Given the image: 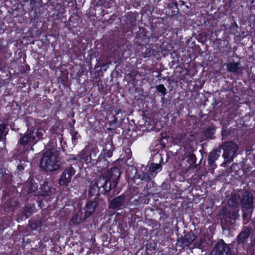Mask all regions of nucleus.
Returning a JSON list of instances; mask_svg holds the SVG:
<instances>
[{
  "label": "nucleus",
  "mask_w": 255,
  "mask_h": 255,
  "mask_svg": "<svg viewBox=\"0 0 255 255\" xmlns=\"http://www.w3.org/2000/svg\"><path fill=\"white\" fill-rule=\"evenodd\" d=\"M61 157L57 149H48L44 153L40 161L41 168L46 172H52L59 170L62 166Z\"/></svg>",
  "instance_id": "obj_1"
},
{
  "label": "nucleus",
  "mask_w": 255,
  "mask_h": 255,
  "mask_svg": "<svg viewBox=\"0 0 255 255\" xmlns=\"http://www.w3.org/2000/svg\"><path fill=\"white\" fill-rule=\"evenodd\" d=\"M45 131L42 129H33L28 130L23 135H21L18 140V143L25 146L33 145L39 140L43 139V133Z\"/></svg>",
  "instance_id": "obj_2"
},
{
  "label": "nucleus",
  "mask_w": 255,
  "mask_h": 255,
  "mask_svg": "<svg viewBox=\"0 0 255 255\" xmlns=\"http://www.w3.org/2000/svg\"><path fill=\"white\" fill-rule=\"evenodd\" d=\"M97 152V149L93 147L92 145H88L86 146L79 153L81 158V162L88 163H90L92 161H96L97 164H99L98 166V167H99L101 163V159L100 156L97 158L96 154Z\"/></svg>",
  "instance_id": "obj_3"
},
{
  "label": "nucleus",
  "mask_w": 255,
  "mask_h": 255,
  "mask_svg": "<svg viewBox=\"0 0 255 255\" xmlns=\"http://www.w3.org/2000/svg\"><path fill=\"white\" fill-rule=\"evenodd\" d=\"M95 182L96 186L98 188V193L106 195L108 200H110V198L112 197V195L110 194L111 191L115 188L113 187L112 183L104 176L99 177L95 181Z\"/></svg>",
  "instance_id": "obj_4"
},
{
  "label": "nucleus",
  "mask_w": 255,
  "mask_h": 255,
  "mask_svg": "<svg viewBox=\"0 0 255 255\" xmlns=\"http://www.w3.org/2000/svg\"><path fill=\"white\" fill-rule=\"evenodd\" d=\"M104 204V200L102 198L98 197H95L92 200L87 201L84 207L82 210L86 216L88 217H90L93 213L97 209L102 207Z\"/></svg>",
  "instance_id": "obj_5"
},
{
  "label": "nucleus",
  "mask_w": 255,
  "mask_h": 255,
  "mask_svg": "<svg viewBox=\"0 0 255 255\" xmlns=\"http://www.w3.org/2000/svg\"><path fill=\"white\" fill-rule=\"evenodd\" d=\"M221 148L224 150L223 156L225 160L228 162H231L237 151V145L232 142H226L223 144Z\"/></svg>",
  "instance_id": "obj_6"
},
{
  "label": "nucleus",
  "mask_w": 255,
  "mask_h": 255,
  "mask_svg": "<svg viewBox=\"0 0 255 255\" xmlns=\"http://www.w3.org/2000/svg\"><path fill=\"white\" fill-rule=\"evenodd\" d=\"M75 174V170L69 166L65 168L59 179L58 183L60 186H66L71 182L72 177Z\"/></svg>",
  "instance_id": "obj_7"
},
{
  "label": "nucleus",
  "mask_w": 255,
  "mask_h": 255,
  "mask_svg": "<svg viewBox=\"0 0 255 255\" xmlns=\"http://www.w3.org/2000/svg\"><path fill=\"white\" fill-rule=\"evenodd\" d=\"M231 255L230 248L223 240H219L215 245L210 255Z\"/></svg>",
  "instance_id": "obj_8"
},
{
  "label": "nucleus",
  "mask_w": 255,
  "mask_h": 255,
  "mask_svg": "<svg viewBox=\"0 0 255 255\" xmlns=\"http://www.w3.org/2000/svg\"><path fill=\"white\" fill-rule=\"evenodd\" d=\"M129 171H130L131 173L130 174H128V178L133 179L137 178L148 181L151 180L154 177V176L152 175L150 173L149 174L148 173H142L141 174H137V170L134 165L130 166L128 165Z\"/></svg>",
  "instance_id": "obj_9"
},
{
  "label": "nucleus",
  "mask_w": 255,
  "mask_h": 255,
  "mask_svg": "<svg viewBox=\"0 0 255 255\" xmlns=\"http://www.w3.org/2000/svg\"><path fill=\"white\" fill-rule=\"evenodd\" d=\"M114 148L111 141H108L103 148L102 153L99 156L101 157V162H103L104 165L102 168H106L108 166V161L105 159L106 157H111L113 155Z\"/></svg>",
  "instance_id": "obj_10"
},
{
  "label": "nucleus",
  "mask_w": 255,
  "mask_h": 255,
  "mask_svg": "<svg viewBox=\"0 0 255 255\" xmlns=\"http://www.w3.org/2000/svg\"><path fill=\"white\" fill-rule=\"evenodd\" d=\"M121 173L119 169L116 167L112 168L110 171H108L106 173V177L109 181L112 183L113 187L117 186Z\"/></svg>",
  "instance_id": "obj_11"
},
{
  "label": "nucleus",
  "mask_w": 255,
  "mask_h": 255,
  "mask_svg": "<svg viewBox=\"0 0 255 255\" xmlns=\"http://www.w3.org/2000/svg\"><path fill=\"white\" fill-rule=\"evenodd\" d=\"M55 192V188H53L51 183L44 181L39 188L38 195L42 196H50Z\"/></svg>",
  "instance_id": "obj_12"
},
{
  "label": "nucleus",
  "mask_w": 255,
  "mask_h": 255,
  "mask_svg": "<svg viewBox=\"0 0 255 255\" xmlns=\"http://www.w3.org/2000/svg\"><path fill=\"white\" fill-rule=\"evenodd\" d=\"M4 201L3 208L5 211H12L15 209L17 205V202L15 198H10L8 195H5Z\"/></svg>",
  "instance_id": "obj_13"
},
{
  "label": "nucleus",
  "mask_w": 255,
  "mask_h": 255,
  "mask_svg": "<svg viewBox=\"0 0 255 255\" xmlns=\"http://www.w3.org/2000/svg\"><path fill=\"white\" fill-rule=\"evenodd\" d=\"M111 198V197H110V199ZM125 198V195H122L111 200H110V199L108 200L110 201L109 208L111 209L121 208L124 205Z\"/></svg>",
  "instance_id": "obj_14"
},
{
  "label": "nucleus",
  "mask_w": 255,
  "mask_h": 255,
  "mask_svg": "<svg viewBox=\"0 0 255 255\" xmlns=\"http://www.w3.org/2000/svg\"><path fill=\"white\" fill-rule=\"evenodd\" d=\"M225 65L229 72L238 73L243 70L240 62L232 61L225 64Z\"/></svg>",
  "instance_id": "obj_15"
},
{
  "label": "nucleus",
  "mask_w": 255,
  "mask_h": 255,
  "mask_svg": "<svg viewBox=\"0 0 255 255\" xmlns=\"http://www.w3.org/2000/svg\"><path fill=\"white\" fill-rule=\"evenodd\" d=\"M195 239V236L192 233L186 234L184 237L181 238L180 242L181 243V246L183 247L188 246Z\"/></svg>",
  "instance_id": "obj_16"
},
{
  "label": "nucleus",
  "mask_w": 255,
  "mask_h": 255,
  "mask_svg": "<svg viewBox=\"0 0 255 255\" xmlns=\"http://www.w3.org/2000/svg\"><path fill=\"white\" fill-rule=\"evenodd\" d=\"M88 217L84 213L82 209L80 210L72 218L71 221L73 223L78 224L81 221H84Z\"/></svg>",
  "instance_id": "obj_17"
},
{
  "label": "nucleus",
  "mask_w": 255,
  "mask_h": 255,
  "mask_svg": "<svg viewBox=\"0 0 255 255\" xmlns=\"http://www.w3.org/2000/svg\"><path fill=\"white\" fill-rule=\"evenodd\" d=\"M25 187L27 188L28 193H35L37 191L38 186L37 183L31 179L27 182Z\"/></svg>",
  "instance_id": "obj_18"
},
{
  "label": "nucleus",
  "mask_w": 255,
  "mask_h": 255,
  "mask_svg": "<svg viewBox=\"0 0 255 255\" xmlns=\"http://www.w3.org/2000/svg\"><path fill=\"white\" fill-rule=\"evenodd\" d=\"M242 206L246 209H251L253 207V198L249 195L244 196L242 199Z\"/></svg>",
  "instance_id": "obj_19"
},
{
  "label": "nucleus",
  "mask_w": 255,
  "mask_h": 255,
  "mask_svg": "<svg viewBox=\"0 0 255 255\" xmlns=\"http://www.w3.org/2000/svg\"><path fill=\"white\" fill-rule=\"evenodd\" d=\"M251 231L247 228L242 231L237 237V241L239 244L242 243L249 237Z\"/></svg>",
  "instance_id": "obj_20"
},
{
  "label": "nucleus",
  "mask_w": 255,
  "mask_h": 255,
  "mask_svg": "<svg viewBox=\"0 0 255 255\" xmlns=\"http://www.w3.org/2000/svg\"><path fill=\"white\" fill-rule=\"evenodd\" d=\"M35 211V205L33 204H28L24 208L22 213L23 215L28 218Z\"/></svg>",
  "instance_id": "obj_21"
},
{
  "label": "nucleus",
  "mask_w": 255,
  "mask_h": 255,
  "mask_svg": "<svg viewBox=\"0 0 255 255\" xmlns=\"http://www.w3.org/2000/svg\"><path fill=\"white\" fill-rule=\"evenodd\" d=\"M36 4L35 0H25L23 1V6L29 11H32Z\"/></svg>",
  "instance_id": "obj_22"
},
{
  "label": "nucleus",
  "mask_w": 255,
  "mask_h": 255,
  "mask_svg": "<svg viewBox=\"0 0 255 255\" xmlns=\"http://www.w3.org/2000/svg\"><path fill=\"white\" fill-rule=\"evenodd\" d=\"M161 169L162 166L160 164L157 163H152L149 167V171L152 175L154 176V177L158 172V170L160 171Z\"/></svg>",
  "instance_id": "obj_23"
},
{
  "label": "nucleus",
  "mask_w": 255,
  "mask_h": 255,
  "mask_svg": "<svg viewBox=\"0 0 255 255\" xmlns=\"http://www.w3.org/2000/svg\"><path fill=\"white\" fill-rule=\"evenodd\" d=\"M186 139V134L184 133L175 135L173 137V140L175 143L178 144L181 142L183 143Z\"/></svg>",
  "instance_id": "obj_24"
},
{
  "label": "nucleus",
  "mask_w": 255,
  "mask_h": 255,
  "mask_svg": "<svg viewBox=\"0 0 255 255\" xmlns=\"http://www.w3.org/2000/svg\"><path fill=\"white\" fill-rule=\"evenodd\" d=\"M239 196L238 195H233L229 199L228 201V204L230 206H236L239 203Z\"/></svg>",
  "instance_id": "obj_25"
},
{
  "label": "nucleus",
  "mask_w": 255,
  "mask_h": 255,
  "mask_svg": "<svg viewBox=\"0 0 255 255\" xmlns=\"http://www.w3.org/2000/svg\"><path fill=\"white\" fill-rule=\"evenodd\" d=\"M6 125L5 124H0V141L4 139L8 132L5 131Z\"/></svg>",
  "instance_id": "obj_26"
},
{
  "label": "nucleus",
  "mask_w": 255,
  "mask_h": 255,
  "mask_svg": "<svg viewBox=\"0 0 255 255\" xmlns=\"http://www.w3.org/2000/svg\"><path fill=\"white\" fill-rule=\"evenodd\" d=\"M219 157V154L216 151H213L209 153L208 161L215 162Z\"/></svg>",
  "instance_id": "obj_27"
},
{
  "label": "nucleus",
  "mask_w": 255,
  "mask_h": 255,
  "mask_svg": "<svg viewBox=\"0 0 255 255\" xmlns=\"http://www.w3.org/2000/svg\"><path fill=\"white\" fill-rule=\"evenodd\" d=\"M70 134L73 144L76 143L77 140L78 139L79 135H78V132L74 130V128L73 127H72V129L71 130Z\"/></svg>",
  "instance_id": "obj_28"
},
{
  "label": "nucleus",
  "mask_w": 255,
  "mask_h": 255,
  "mask_svg": "<svg viewBox=\"0 0 255 255\" xmlns=\"http://www.w3.org/2000/svg\"><path fill=\"white\" fill-rule=\"evenodd\" d=\"M214 128H208L205 131V135L207 138L212 139L214 134Z\"/></svg>",
  "instance_id": "obj_29"
},
{
  "label": "nucleus",
  "mask_w": 255,
  "mask_h": 255,
  "mask_svg": "<svg viewBox=\"0 0 255 255\" xmlns=\"http://www.w3.org/2000/svg\"><path fill=\"white\" fill-rule=\"evenodd\" d=\"M89 193L91 196H93L94 195H99L100 194L98 192V188L97 187V186H96V182H95L91 186Z\"/></svg>",
  "instance_id": "obj_30"
},
{
  "label": "nucleus",
  "mask_w": 255,
  "mask_h": 255,
  "mask_svg": "<svg viewBox=\"0 0 255 255\" xmlns=\"http://www.w3.org/2000/svg\"><path fill=\"white\" fill-rule=\"evenodd\" d=\"M156 89L163 95H165L166 93V89L163 84H160L157 86Z\"/></svg>",
  "instance_id": "obj_31"
},
{
  "label": "nucleus",
  "mask_w": 255,
  "mask_h": 255,
  "mask_svg": "<svg viewBox=\"0 0 255 255\" xmlns=\"http://www.w3.org/2000/svg\"><path fill=\"white\" fill-rule=\"evenodd\" d=\"M2 176L4 177V179L6 182L9 183L11 182L12 180V175L11 174L8 173H5V174H3Z\"/></svg>",
  "instance_id": "obj_32"
},
{
  "label": "nucleus",
  "mask_w": 255,
  "mask_h": 255,
  "mask_svg": "<svg viewBox=\"0 0 255 255\" xmlns=\"http://www.w3.org/2000/svg\"><path fill=\"white\" fill-rule=\"evenodd\" d=\"M72 160H75V161H79L81 162V158L80 157L79 153H78V155L76 156H73V157L71 158Z\"/></svg>",
  "instance_id": "obj_33"
},
{
  "label": "nucleus",
  "mask_w": 255,
  "mask_h": 255,
  "mask_svg": "<svg viewBox=\"0 0 255 255\" xmlns=\"http://www.w3.org/2000/svg\"><path fill=\"white\" fill-rule=\"evenodd\" d=\"M208 163L209 164L211 167L212 168L213 170H214L216 167V165L215 164V162L208 161Z\"/></svg>",
  "instance_id": "obj_34"
},
{
  "label": "nucleus",
  "mask_w": 255,
  "mask_h": 255,
  "mask_svg": "<svg viewBox=\"0 0 255 255\" xmlns=\"http://www.w3.org/2000/svg\"><path fill=\"white\" fill-rule=\"evenodd\" d=\"M17 168L19 171H22L24 169V167L22 164L18 165Z\"/></svg>",
  "instance_id": "obj_35"
},
{
  "label": "nucleus",
  "mask_w": 255,
  "mask_h": 255,
  "mask_svg": "<svg viewBox=\"0 0 255 255\" xmlns=\"http://www.w3.org/2000/svg\"><path fill=\"white\" fill-rule=\"evenodd\" d=\"M222 134L223 136L226 135V129L225 128H223L222 130Z\"/></svg>",
  "instance_id": "obj_36"
},
{
  "label": "nucleus",
  "mask_w": 255,
  "mask_h": 255,
  "mask_svg": "<svg viewBox=\"0 0 255 255\" xmlns=\"http://www.w3.org/2000/svg\"><path fill=\"white\" fill-rule=\"evenodd\" d=\"M3 176V169H0V179Z\"/></svg>",
  "instance_id": "obj_37"
},
{
  "label": "nucleus",
  "mask_w": 255,
  "mask_h": 255,
  "mask_svg": "<svg viewBox=\"0 0 255 255\" xmlns=\"http://www.w3.org/2000/svg\"><path fill=\"white\" fill-rule=\"evenodd\" d=\"M1 59H0V68H1Z\"/></svg>",
  "instance_id": "obj_38"
},
{
  "label": "nucleus",
  "mask_w": 255,
  "mask_h": 255,
  "mask_svg": "<svg viewBox=\"0 0 255 255\" xmlns=\"http://www.w3.org/2000/svg\"><path fill=\"white\" fill-rule=\"evenodd\" d=\"M128 160L130 159V157H129V152H128Z\"/></svg>",
  "instance_id": "obj_39"
}]
</instances>
